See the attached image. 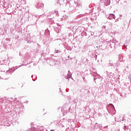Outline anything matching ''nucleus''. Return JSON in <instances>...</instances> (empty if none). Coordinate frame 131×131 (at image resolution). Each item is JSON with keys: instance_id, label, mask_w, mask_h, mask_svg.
Here are the masks:
<instances>
[{"instance_id": "f257e3e1", "label": "nucleus", "mask_w": 131, "mask_h": 131, "mask_svg": "<svg viewBox=\"0 0 131 131\" xmlns=\"http://www.w3.org/2000/svg\"><path fill=\"white\" fill-rule=\"evenodd\" d=\"M50 131H55L54 129H51Z\"/></svg>"}, {"instance_id": "f03ea898", "label": "nucleus", "mask_w": 131, "mask_h": 131, "mask_svg": "<svg viewBox=\"0 0 131 131\" xmlns=\"http://www.w3.org/2000/svg\"><path fill=\"white\" fill-rule=\"evenodd\" d=\"M112 16H113L114 17V15H113V14H112Z\"/></svg>"}, {"instance_id": "7ed1b4c3", "label": "nucleus", "mask_w": 131, "mask_h": 131, "mask_svg": "<svg viewBox=\"0 0 131 131\" xmlns=\"http://www.w3.org/2000/svg\"><path fill=\"white\" fill-rule=\"evenodd\" d=\"M125 127H126V126H125Z\"/></svg>"}]
</instances>
